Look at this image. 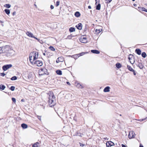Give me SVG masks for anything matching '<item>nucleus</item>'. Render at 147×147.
I'll use <instances>...</instances> for the list:
<instances>
[{"label":"nucleus","mask_w":147,"mask_h":147,"mask_svg":"<svg viewBox=\"0 0 147 147\" xmlns=\"http://www.w3.org/2000/svg\"><path fill=\"white\" fill-rule=\"evenodd\" d=\"M48 94L49 95V97L48 98L49 99L48 102L50 106L53 107L55 104L54 101L55 100V97L53 93L51 91L49 92Z\"/></svg>","instance_id":"f257e3e1"},{"label":"nucleus","mask_w":147,"mask_h":147,"mask_svg":"<svg viewBox=\"0 0 147 147\" xmlns=\"http://www.w3.org/2000/svg\"><path fill=\"white\" fill-rule=\"evenodd\" d=\"M9 49V47L8 45H5L0 47V49L2 50V51H3V52L7 51Z\"/></svg>","instance_id":"f03ea898"},{"label":"nucleus","mask_w":147,"mask_h":147,"mask_svg":"<svg viewBox=\"0 0 147 147\" xmlns=\"http://www.w3.org/2000/svg\"><path fill=\"white\" fill-rule=\"evenodd\" d=\"M12 66V65L11 64L5 65L3 66L2 69L4 71H5L11 67Z\"/></svg>","instance_id":"7ed1b4c3"},{"label":"nucleus","mask_w":147,"mask_h":147,"mask_svg":"<svg viewBox=\"0 0 147 147\" xmlns=\"http://www.w3.org/2000/svg\"><path fill=\"white\" fill-rule=\"evenodd\" d=\"M80 40L82 43H86L87 42V40L86 37L84 35L82 36L80 38Z\"/></svg>","instance_id":"20e7f679"},{"label":"nucleus","mask_w":147,"mask_h":147,"mask_svg":"<svg viewBox=\"0 0 147 147\" xmlns=\"http://www.w3.org/2000/svg\"><path fill=\"white\" fill-rule=\"evenodd\" d=\"M40 70L41 71H42L43 72V74H40V73H41V71H39V75L40 76H42L44 75V74H46V73L47 72V69L45 68L41 69Z\"/></svg>","instance_id":"39448f33"},{"label":"nucleus","mask_w":147,"mask_h":147,"mask_svg":"<svg viewBox=\"0 0 147 147\" xmlns=\"http://www.w3.org/2000/svg\"><path fill=\"white\" fill-rule=\"evenodd\" d=\"M128 137L129 139L134 138L135 137V133L133 131H131L129 132L128 135Z\"/></svg>","instance_id":"423d86ee"},{"label":"nucleus","mask_w":147,"mask_h":147,"mask_svg":"<svg viewBox=\"0 0 147 147\" xmlns=\"http://www.w3.org/2000/svg\"><path fill=\"white\" fill-rule=\"evenodd\" d=\"M34 64L38 66H41L42 65V63L41 61L37 60L34 63Z\"/></svg>","instance_id":"0eeeda50"},{"label":"nucleus","mask_w":147,"mask_h":147,"mask_svg":"<svg viewBox=\"0 0 147 147\" xmlns=\"http://www.w3.org/2000/svg\"><path fill=\"white\" fill-rule=\"evenodd\" d=\"M107 147H109L114 145V144L111 141L107 142L106 144Z\"/></svg>","instance_id":"6e6552de"},{"label":"nucleus","mask_w":147,"mask_h":147,"mask_svg":"<svg viewBox=\"0 0 147 147\" xmlns=\"http://www.w3.org/2000/svg\"><path fill=\"white\" fill-rule=\"evenodd\" d=\"M32 53L34 54V55L33 56V61H34L38 58V52H36L35 51H33L32 52Z\"/></svg>","instance_id":"1a4fd4ad"},{"label":"nucleus","mask_w":147,"mask_h":147,"mask_svg":"<svg viewBox=\"0 0 147 147\" xmlns=\"http://www.w3.org/2000/svg\"><path fill=\"white\" fill-rule=\"evenodd\" d=\"M26 34L28 36L30 37L31 38H34L35 37L34 36V35L32 33H31V32H30L29 31H27L26 33Z\"/></svg>","instance_id":"9d476101"},{"label":"nucleus","mask_w":147,"mask_h":147,"mask_svg":"<svg viewBox=\"0 0 147 147\" xmlns=\"http://www.w3.org/2000/svg\"><path fill=\"white\" fill-rule=\"evenodd\" d=\"M82 24L81 23H79L76 26V27L78 29L81 30L82 28Z\"/></svg>","instance_id":"9b49d317"},{"label":"nucleus","mask_w":147,"mask_h":147,"mask_svg":"<svg viewBox=\"0 0 147 147\" xmlns=\"http://www.w3.org/2000/svg\"><path fill=\"white\" fill-rule=\"evenodd\" d=\"M14 51L13 50L11 51L8 52L7 53V56H11L13 55Z\"/></svg>","instance_id":"f8f14e48"},{"label":"nucleus","mask_w":147,"mask_h":147,"mask_svg":"<svg viewBox=\"0 0 147 147\" xmlns=\"http://www.w3.org/2000/svg\"><path fill=\"white\" fill-rule=\"evenodd\" d=\"M91 52L93 53L98 54L100 53V51L96 50H92L91 51Z\"/></svg>","instance_id":"ddd939ff"},{"label":"nucleus","mask_w":147,"mask_h":147,"mask_svg":"<svg viewBox=\"0 0 147 147\" xmlns=\"http://www.w3.org/2000/svg\"><path fill=\"white\" fill-rule=\"evenodd\" d=\"M110 88L109 86L106 87L104 89V92H108L110 91Z\"/></svg>","instance_id":"4468645a"},{"label":"nucleus","mask_w":147,"mask_h":147,"mask_svg":"<svg viewBox=\"0 0 147 147\" xmlns=\"http://www.w3.org/2000/svg\"><path fill=\"white\" fill-rule=\"evenodd\" d=\"M135 52L139 55H140L141 54V51L139 49H136L135 50Z\"/></svg>","instance_id":"2eb2a0df"},{"label":"nucleus","mask_w":147,"mask_h":147,"mask_svg":"<svg viewBox=\"0 0 147 147\" xmlns=\"http://www.w3.org/2000/svg\"><path fill=\"white\" fill-rule=\"evenodd\" d=\"M74 15L76 17L78 18L80 16V14L79 12L76 11Z\"/></svg>","instance_id":"dca6fc26"},{"label":"nucleus","mask_w":147,"mask_h":147,"mask_svg":"<svg viewBox=\"0 0 147 147\" xmlns=\"http://www.w3.org/2000/svg\"><path fill=\"white\" fill-rule=\"evenodd\" d=\"M76 86L77 87L79 88H83V87L82 85L79 83H77Z\"/></svg>","instance_id":"f3484780"},{"label":"nucleus","mask_w":147,"mask_h":147,"mask_svg":"<svg viewBox=\"0 0 147 147\" xmlns=\"http://www.w3.org/2000/svg\"><path fill=\"white\" fill-rule=\"evenodd\" d=\"M21 127L23 129H26L27 128L28 125L25 123H22L21 124Z\"/></svg>","instance_id":"a211bd4d"},{"label":"nucleus","mask_w":147,"mask_h":147,"mask_svg":"<svg viewBox=\"0 0 147 147\" xmlns=\"http://www.w3.org/2000/svg\"><path fill=\"white\" fill-rule=\"evenodd\" d=\"M100 27V28H97L96 30V32H97L98 33H99L102 30V28L101 27Z\"/></svg>","instance_id":"6ab92c4d"},{"label":"nucleus","mask_w":147,"mask_h":147,"mask_svg":"<svg viewBox=\"0 0 147 147\" xmlns=\"http://www.w3.org/2000/svg\"><path fill=\"white\" fill-rule=\"evenodd\" d=\"M69 31L71 32H73L75 31V28L73 27H70L69 28Z\"/></svg>","instance_id":"aec40b11"},{"label":"nucleus","mask_w":147,"mask_h":147,"mask_svg":"<svg viewBox=\"0 0 147 147\" xmlns=\"http://www.w3.org/2000/svg\"><path fill=\"white\" fill-rule=\"evenodd\" d=\"M56 73L59 75H61L62 74V71L60 70H58L56 71Z\"/></svg>","instance_id":"412c9836"},{"label":"nucleus","mask_w":147,"mask_h":147,"mask_svg":"<svg viewBox=\"0 0 147 147\" xmlns=\"http://www.w3.org/2000/svg\"><path fill=\"white\" fill-rule=\"evenodd\" d=\"M116 67L118 68H119L121 67V64L119 63H117L116 64Z\"/></svg>","instance_id":"4be33fe9"},{"label":"nucleus","mask_w":147,"mask_h":147,"mask_svg":"<svg viewBox=\"0 0 147 147\" xmlns=\"http://www.w3.org/2000/svg\"><path fill=\"white\" fill-rule=\"evenodd\" d=\"M5 13L7 15H9L10 13V11L9 9H5L4 10Z\"/></svg>","instance_id":"5701e85b"},{"label":"nucleus","mask_w":147,"mask_h":147,"mask_svg":"<svg viewBox=\"0 0 147 147\" xmlns=\"http://www.w3.org/2000/svg\"><path fill=\"white\" fill-rule=\"evenodd\" d=\"M5 88V86L2 84L0 85V89L2 90H4Z\"/></svg>","instance_id":"b1692460"},{"label":"nucleus","mask_w":147,"mask_h":147,"mask_svg":"<svg viewBox=\"0 0 147 147\" xmlns=\"http://www.w3.org/2000/svg\"><path fill=\"white\" fill-rule=\"evenodd\" d=\"M100 3H99L96 6V9L98 10H100Z\"/></svg>","instance_id":"393cba45"},{"label":"nucleus","mask_w":147,"mask_h":147,"mask_svg":"<svg viewBox=\"0 0 147 147\" xmlns=\"http://www.w3.org/2000/svg\"><path fill=\"white\" fill-rule=\"evenodd\" d=\"M58 58L59 61H60V62H63L64 60V59L63 57H58Z\"/></svg>","instance_id":"a878e982"},{"label":"nucleus","mask_w":147,"mask_h":147,"mask_svg":"<svg viewBox=\"0 0 147 147\" xmlns=\"http://www.w3.org/2000/svg\"><path fill=\"white\" fill-rule=\"evenodd\" d=\"M127 68L130 71H132L134 69L130 66L127 65Z\"/></svg>","instance_id":"bb28decb"},{"label":"nucleus","mask_w":147,"mask_h":147,"mask_svg":"<svg viewBox=\"0 0 147 147\" xmlns=\"http://www.w3.org/2000/svg\"><path fill=\"white\" fill-rule=\"evenodd\" d=\"M39 143L38 142L34 143L33 145V147H38L39 145Z\"/></svg>","instance_id":"cd10ccee"},{"label":"nucleus","mask_w":147,"mask_h":147,"mask_svg":"<svg viewBox=\"0 0 147 147\" xmlns=\"http://www.w3.org/2000/svg\"><path fill=\"white\" fill-rule=\"evenodd\" d=\"M142 56L144 58H145L146 56V54L145 52H142Z\"/></svg>","instance_id":"c85d7f7f"},{"label":"nucleus","mask_w":147,"mask_h":147,"mask_svg":"<svg viewBox=\"0 0 147 147\" xmlns=\"http://www.w3.org/2000/svg\"><path fill=\"white\" fill-rule=\"evenodd\" d=\"M17 77L16 76H14L11 78V80H17Z\"/></svg>","instance_id":"c756f323"},{"label":"nucleus","mask_w":147,"mask_h":147,"mask_svg":"<svg viewBox=\"0 0 147 147\" xmlns=\"http://www.w3.org/2000/svg\"><path fill=\"white\" fill-rule=\"evenodd\" d=\"M138 66L141 69H142L143 68V65L142 64H138Z\"/></svg>","instance_id":"7c9ffc66"},{"label":"nucleus","mask_w":147,"mask_h":147,"mask_svg":"<svg viewBox=\"0 0 147 147\" xmlns=\"http://www.w3.org/2000/svg\"><path fill=\"white\" fill-rule=\"evenodd\" d=\"M73 37V36L72 35H69L68 36H67V37L65 39H71V38L72 37Z\"/></svg>","instance_id":"2f4dec72"},{"label":"nucleus","mask_w":147,"mask_h":147,"mask_svg":"<svg viewBox=\"0 0 147 147\" xmlns=\"http://www.w3.org/2000/svg\"><path fill=\"white\" fill-rule=\"evenodd\" d=\"M49 48L51 51H54L55 50V49L52 46H50L49 47Z\"/></svg>","instance_id":"473e14b6"},{"label":"nucleus","mask_w":147,"mask_h":147,"mask_svg":"<svg viewBox=\"0 0 147 147\" xmlns=\"http://www.w3.org/2000/svg\"><path fill=\"white\" fill-rule=\"evenodd\" d=\"M15 87L14 86H12L9 88V89L12 91H13L15 90Z\"/></svg>","instance_id":"72a5a7b5"},{"label":"nucleus","mask_w":147,"mask_h":147,"mask_svg":"<svg viewBox=\"0 0 147 147\" xmlns=\"http://www.w3.org/2000/svg\"><path fill=\"white\" fill-rule=\"evenodd\" d=\"M34 38L37 40L38 42H39L41 43L42 42V40H40L38 38L36 37H35Z\"/></svg>","instance_id":"f704fd0d"},{"label":"nucleus","mask_w":147,"mask_h":147,"mask_svg":"<svg viewBox=\"0 0 147 147\" xmlns=\"http://www.w3.org/2000/svg\"><path fill=\"white\" fill-rule=\"evenodd\" d=\"M6 7L9 8L10 7L11 5L10 4H5V6Z\"/></svg>","instance_id":"c9c22d12"},{"label":"nucleus","mask_w":147,"mask_h":147,"mask_svg":"<svg viewBox=\"0 0 147 147\" xmlns=\"http://www.w3.org/2000/svg\"><path fill=\"white\" fill-rule=\"evenodd\" d=\"M87 53V52H82L81 53L78 54V55H79V56H82L83 55H84L85 54H86Z\"/></svg>","instance_id":"e433bc0d"},{"label":"nucleus","mask_w":147,"mask_h":147,"mask_svg":"<svg viewBox=\"0 0 147 147\" xmlns=\"http://www.w3.org/2000/svg\"><path fill=\"white\" fill-rule=\"evenodd\" d=\"M73 57H74V58H76V59H77L78 57H79V55H78V54H76V55H73Z\"/></svg>","instance_id":"4c0bfd02"},{"label":"nucleus","mask_w":147,"mask_h":147,"mask_svg":"<svg viewBox=\"0 0 147 147\" xmlns=\"http://www.w3.org/2000/svg\"><path fill=\"white\" fill-rule=\"evenodd\" d=\"M142 10L143 11H144L146 12H147V9H145L144 7L142 8Z\"/></svg>","instance_id":"58836bf2"},{"label":"nucleus","mask_w":147,"mask_h":147,"mask_svg":"<svg viewBox=\"0 0 147 147\" xmlns=\"http://www.w3.org/2000/svg\"><path fill=\"white\" fill-rule=\"evenodd\" d=\"M77 135L80 136H82V134L79 132H78L77 133Z\"/></svg>","instance_id":"ea45409f"},{"label":"nucleus","mask_w":147,"mask_h":147,"mask_svg":"<svg viewBox=\"0 0 147 147\" xmlns=\"http://www.w3.org/2000/svg\"><path fill=\"white\" fill-rule=\"evenodd\" d=\"M59 3H60V2L59 1H57L56 4V6L57 7V6H58V5H59Z\"/></svg>","instance_id":"a19ab883"},{"label":"nucleus","mask_w":147,"mask_h":147,"mask_svg":"<svg viewBox=\"0 0 147 147\" xmlns=\"http://www.w3.org/2000/svg\"><path fill=\"white\" fill-rule=\"evenodd\" d=\"M12 101L14 103L16 102V99L14 98H12Z\"/></svg>","instance_id":"79ce46f5"},{"label":"nucleus","mask_w":147,"mask_h":147,"mask_svg":"<svg viewBox=\"0 0 147 147\" xmlns=\"http://www.w3.org/2000/svg\"><path fill=\"white\" fill-rule=\"evenodd\" d=\"M1 76H2L3 77L5 75V74L4 73H1Z\"/></svg>","instance_id":"37998d69"},{"label":"nucleus","mask_w":147,"mask_h":147,"mask_svg":"<svg viewBox=\"0 0 147 147\" xmlns=\"http://www.w3.org/2000/svg\"><path fill=\"white\" fill-rule=\"evenodd\" d=\"M32 56H29V60H30V62L32 63V62L31 61V60H32Z\"/></svg>","instance_id":"c03bdc74"},{"label":"nucleus","mask_w":147,"mask_h":147,"mask_svg":"<svg viewBox=\"0 0 147 147\" xmlns=\"http://www.w3.org/2000/svg\"><path fill=\"white\" fill-rule=\"evenodd\" d=\"M132 71L133 72V74L134 75H136V73L134 69Z\"/></svg>","instance_id":"a18cd8bd"},{"label":"nucleus","mask_w":147,"mask_h":147,"mask_svg":"<svg viewBox=\"0 0 147 147\" xmlns=\"http://www.w3.org/2000/svg\"><path fill=\"white\" fill-rule=\"evenodd\" d=\"M38 119L40 120H41V117L40 116H38Z\"/></svg>","instance_id":"49530a36"},{"label":"nucleus","mask_w":147,"mask_h":147,"mask_svg":"<svg viewBox=\"0 0 147 147\" xmlns=\"http://www.w3.org/2000/svg\"><path fill=\"white\" fill-rule=\"evenodd\" d=\"M59 62H60V61H59V58H58L56 60V62L57 63H59Z\"/></svg>","instance_id":"de8ad7c7"},{"label":"nucleus","mask_w":147,"mask_h":147,"mask_svg":"<svg viewBox=\"0 0 147 147\" xmlns=\"http://www.w3.org/2000/svg\"><path fill=\"white\" fill-rule=\"evenodd\" d=\"M50 7L51 9H53L54 8V6L53 5H51Z\"/></svg>","instance_id":"09e8293b"},{"label":"nucleus","mask_w":147,"mask_h":147,"mask_svg":"<svg viewBox=\"0 0 147 147\" xmlns=\"http://www.w3.org/2000/svg\"><path fill=\"white\" fill-rule=\"evenodd\" d=\"M121 146L122 147H126V146L124 144H122Z\"/></svg>","instance_id":"8fccbe9b"},{"label":"nucleus","mask_w":147,"mask_h":147,"mask_svg":"<svg viewBox=\"0 0 147 147\" xmlns=\"http://www.w3.org/2000/svg\"><path fill=\"white\" fill-rule=\"evenodd\" d=\"M112 0H107V2L108 3H109Z\"/></svg>","instance_id":"3c124183"},{"label":"nucleus","mask_w":147,"mask_h":147,"mask_svg":"<svg viewBox=\"0 0 147 147\" xmlns=\"http://www.w3.org/2000/svg\"><path fill=\"white\" fill-rule=\"evenodd\" d=\"M146 119H140L139 120L140 121H142L144 120H145Z\"/></svg>","instance_id":"603ef678"},{"label":"nucleus","mask_w":147,"mask_h":147,"mask_svg":"<svg viewBox=\"0 0 147 147\" xmlns=\"http://www.w3.org/2000/svg\"><path fill=\"white\" fill-rule=\"evenodd\" d=\"M103 139H104V140H108V139L106 137H105V138H103Z\"/></svg>","instance_id":"864d4df0"},{"label":"nucleus","mask_w":147,"mask_h":147,"mask_svg":"<svg viewBox=\"0 0 147 147\" xmlns=\"http://www.w3.org/2000/svg\"><path fill=\"white\" fill-rule=\"evenodd\" d=\"M66 83H67V84H68V85H70V83H69V82H66Z\"/></svg>","instance_id":"5fc2aeb1"},{"label":"nucleus","mask_w":147,"mask_h":147,"mask_svg":"<svg viewBox=\"0 0 147 147\" xmlns=\"http://www.w3.org/2000/svg\"><path fill=\"white\" fill-rule=\"evenodd\" d=\"M88 8L89 9H91V7L90 6H89L88 7Z\"/></svg>","instance_id":"6e6d98bb"},{"label":"nucleus","mask_w":147,"mask_h":147,"mask_svg":"<svg viewBox=\"0 0 147 147\" xmlns=\"http://www.w3.org/2000/svg\"><path fill=\"white\" fill-rule=\"evenodd\" d=\"M13 15H14L16 14V12L15 11H14V12H13Z\"/></svg>","instance_id":"4d7b16f0"},{"label":"nucleus","mask_w":147,"mask_h":147,"mask_svg":"<svg viewBox=\"0 0 147 147\" xmlns=\"http://www.w3.org/2000/svg\"><path fill=\"white\" fill-rule=\"evenodd\" d=\"M21 102H24V99H22L21 100Z\"/></svg>","instance_id":"13d9d810"},{"label":"nucleus","mask_w":147,"mask_h":147,"mask_svg":"<svg viewBox=\"0 0 147 147\" xmlns=\"http://www.w3.org/2000/svg\"><path fill=\"white\" fill-rule=\"evenodd\" d=\"M1 52H3V51H2V50L0 49V53H1Z\"/></svg>","instance_id":"bf43d9fd"},{"label":"nucleus","mask_w":147,"mask_h":147,"mask_svg":"<svg viewBox=\"0 0 147 147\" xmlns=\"http://www.w3.org/2000/svg\"><path fill=\"white\" fill-rule=\"evenodd\" d=\"M62 93H62V92H61L59 94V95H61V94H62Z\"/></svg>","instance_id":"052dcab7"},{"label":"nucleus","mask_w":147,"mask_h":147,"mask_svg":"<svg viewBox=\"0 0 147 147\" xmlns=\"http://www.w3.org/2000/svg\"><path fill=\"white\" fill-rule=\"evenodd\" d=\"M135 62V61H134V62H133V63H131V61H130V63H131V64H133V63H134V62Z\"/></svg>","instance_id":"680f3d73"},{"label":"nucleus","mask_w":147,"mask_h":147,"mask_svg":"<svg viewBox=\"0 0 147 147\" xmlns=\"http://www.w3.org/2000/svg\"><path fill=\"white\" fill-rule=\"evenodd\" d=\"M134 6H136V4H134Z\"/></svg>","instance_id":"e2e57ef3"},{"label":"nucleus","mask_w":147,"mask_h":147,"mask_svg":"<svg viewBox=\"0 0 147 147\" xmlns=\"http://www.w3.org/2000/svg\"><path fill=\"white\" fill-rule=\"evenodd\" d=\"M43 54L44 56H45L46 55V54H45V53H43Z\"/></svg>","instance_id":"0e129e2a"},{"label":"nucleus","mask_w":147,"mask_h":147,"mask_svg":"<svg viewBox=\"0 0 147 147\" xmlns=\"http://www.w3.org/2000/svg\"><path fill=\"white\" fill-rule=\"evenodd\" d=\"M0 22L1 23H3V22L1 20H0Z\"/></svg>","instance_id":"69168bd1"},{"label":"nucleus","mask_w":147,"mask_h":147,"mask_svg":"<svg viewBox=\"0 0 147 147\" xmlns=\"http://www.w3.org/2000/svg\"><path fill=\"white\" fill-rule=\"evenodd\" d=\"M84 146V145L83 144H80V146Z\"/></svg>","instance_id":"338daca9"},{"label":"nucleus","mask_w":147,"mask_h":147,"mask_svg":"<svg viewBox=\"0 0 147 147\" xmlns=\"http://www.w3.org/2000/svg\"><path fill=\"white\" fill-rule=\"evenodd\" d=\"M140 147H144L143 146L140 145Z\"/></svg>","instance_id":"774afa93"}]
</instances>
